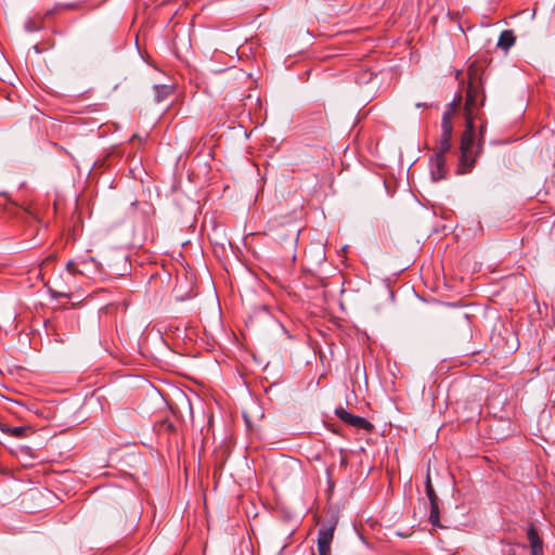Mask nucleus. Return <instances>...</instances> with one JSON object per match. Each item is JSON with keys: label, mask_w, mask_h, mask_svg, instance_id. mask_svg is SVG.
<instances>
[{"label": "nucleus", "mask_w": 555, "mask_h": 555, "mask_svg": "<svg viewBox=\"0 0 555 555\" xmlns=\"http://www.w3.org/2000/svg\"><path fill=\"white\" fill-rule=\"evenodd\" d=\"M482 93L481 81L476 77L469 78L466 101L464 105V118L466 121L465 130L461 137L460 159L456 169L457 175H465L475 167V156L472 147L475 144V118H478V108L483 105L485 96Z\"/></svg>", "instance_id": "1"}, {"label": "nucleus", "mask_w": 555, "mask_h": 555, "mask_svg": "<svg viewBox=\"0 0 555 555\" xmlns=\"http://www.w3.org/2000/svg\"><path fill=\"white\" fill-rule=\"evenodd\" d=\"M462 104V95L455 96V99L448 105L446 112L442 115L441 120V134L436 141V152L448 153L451 149V139L453 133L452 118L459 111Z\"/></svg>", "instance_id": "2"}, {"label": "nucleus", "mask_w": 555, "mask_h": 555, "mask_svg": "<svg viewBox=\"0 0 555 555\" xmlns=\"http://www.w3.org/2000/svg\"><path fill=\"white\" fill-rule=\"evenodd\" d=\"M66 270L72 275H82L94 278L101 273L102 266L94 258H80L78 260H69L66 263Z\"/></svg>", "instance_id": "3"}, {"label": "nucleus", "mask_w": 555, "mask_h": 555, "mask_svg": "<svg viewBox=\"0 0 555 555\" xmlns=\"http://www.w3.org/2000/svg\"><path fill=\"white\" fill-rule=\"evenodd\" d=\"M337 521V516L333 515L332 518L320 528L318 533L319 555H331V543L334 538V531L336 529Z\"/></svg>", "instance_id": "4"}, {"label": "nucleus", "mask_w": 555, "mask_h": 555, "mask_svg": "<svg viewBox=\"0 0 555 555\" xmlns=\"http://www.w3.org/2000/svg\"><path fill=\"white\" fill-rule=\"evenodd\" d=\"M334 300L335 295L328 289V283L323 279H314V306L326 311Z\"/></svg>", "instance_id": "5"}, {"label": "nucleus", "mask_w": 555, "mask_h": 555, "mask_svg": "<svg viewBox=\"0 0 555 555\" xmlns=\"http://www.w3.org/2000/svg\"><path fill=\"white\" fill-rule=\"evenodd\" d=\"M446 154L435 151L429 159L430 177L434 182L441 181L448 177Z\"/></svg>", "instance_id": "6"}, {"label": "nucleus", "mask_w": 555, "mask_h": 555, "mask_svg": "<svg viewBox=\"0 0 555 555\" xmlns=\"http://www.w3.org/2000/svg\"><path fill=\"white\" fill-rule=\"evenodd\" d=\"M336 415L337 417L343 421L344 423L356 427L358 429H364L366 431H371L374 426L372 423H370L366 418L353 415L352 413L348 412L344 408L336 409Z\"/></svg>", "instance_id": "7"}, {"label": "nucleus", "mask_w": 555, "mask_h": 555, "mask_svg": "<svg viewBox=\"0 0 555 555\" xmlns=\"http://www.w3.org/2000/svg\"><path fill=\"white\" fill-rule=\"evenodd\" d=\"M425 492H426V496L430 504V513H429L428 520L434 527L441 528L442 526L439 522V520H440V516H439L440 515V500L435 492V488H425Z\"/></svg>", "instance_id": "8"}, {"label": "nucleus", "mask_w": 555, "mask_h": 555, "mask_svg": "<svg viewBox=\"0 0 555 555\" xmlns=\"http://www.w3.org/2000/svg\"><path fill=\"white\" fill-rule=\"evenodd\" d=\"M527 538L530 543V555H543V542L533 525L528 528Z\"/></svg>", "instance_id": "9"}, {"label": "nucleus", "mask_w": 555, "mask_h": 555, "mask_svg": "<svg viewBox=\"0 0 555 555\" xmlns=\"http://www.w3.org/2000/svg\"><path fill=\"white\" fill-rule=\"evenodd\" d=\"M516 42V36L512 29L503 30L498 40V48L508 51Z\"/></svg>", "instance_id": "10"}, {"label": "nucleus", "mask_w": 555, "mask_h": 555, "mask_svg": "<svg viewBox=\"0 0 555 555\" xmlns=\"http://www.w3.org/2000/svg\"><path fill=\"white\" fill-rule=\"evenodd\" d=\"M154 101L160 103L167 100L173 92V88L169 85H155L154 88Z\"/></svg>", "instance_id": "11"}, {"label": "nucleus", "mask_w": 555, "mask_h": 555, "mask_svg": "<svg viewBox=\"0 0 555 555\" xmlns=\"http://www.w3.org/2000/svg\"><path fill=\"white\" fill-rule=\"evenodd\" d=\"M0 428L3 433L14 438H25L30 431V428L25 426L12 427L9 425H2Z\"/></svg>", "instance_id": "12"}, {"label": "nucleus", "mask_w": 555, "mask_h": 555, "mask_svg": "<svg viewBox=\"0 0 555 555\" xmlns=\"http://www.w3.org/2000/svg\"><path fill=\"white\" fill-rule=\"evenodd\" d=\"M73 8H74V4H60V3H57L52 9L47 10L44 15H43V17H50V16H52L55 13H59V12H61L63 10H70Z\"/></svg>", "instance_id": "13"}, {"label": "nucleus", "mask_w": 555, "mask_h": 555, "mask_svg": "<svg viewBox=\"0 0 555 555\" xmlns=\"http://www.w3.org/2000/svg\"><path fill=\"white\" fill-rule=\"evenodd\" d=\"M485 130H486V124L482 122L480 126H479V142H478V146H477V150L475 151L474 150V146L472 147V152H473V155L475 156V159L477 158V155L478 153L480 152L481 150V142L483 140V133H485Z\"/></svg>", "instance_id": "14"}, {"label": "nucleus", "mask_w": 555, "mask_h": 555, "mask_svg": "<svg viewBox=\"0 0 555 555\" xmlns=\"http://www.w3.org/2000/svg\"><path fill=\"white\" fill-rule=\"evenodd\" d=\"M25 28H26L27 31L33 33V31H36V30L40 29L41 28V24L37 25L33 21H28L25 24Z\"/></svg>", "instance_id": "15"}, {"label": "nucleus", "mask_w": 555, "mask_h": 555, "mask_svg": "<svg viewBox=\"0 0 555 555\" xmlns=\"http://www.w3.org/2000/svg\"><path fill=\"white\" fill-rule=\"evenodd\" d=\"M55 260V255H50L46 259L42 260V266L48 264L49 262H52Z\"/></svg>", "instance_id": "16"}, {"label": "nucleus", "mask_w": 555, "mask_h": 555, "mask_svg": "<svg viewBox=\"0 0 555 555\" xmlns=\"http://www.w3.org/2000/svg\"><path fill=\"white\" fill-rule=\"evenodd\" d=\"M163 426L166 428V430L170 431V430H173L175 429V426L172 423H169V422H165L163 424Z\"/></svg>", "instance_id": "17"}, {"label": "nucleus", "mask_w": 555, "mask_h": 555, "mask_svg": "<svg viewBox=\"0 0 555 555\" xmlns=\"http://www.w3.org/2000/svg\"><path fill=\"white\" fill-rule=\"evenodd\" d=\"M426 486H427V487H430V486H431L429 476H427V479H426Z\"/></svg>", "instance_id": "18"}, {"label": "nucleus", "mask_w": 555, "mask_h": 555, "mask_svg": "<svg viewBox=\"0 0 555 555\" xmlns=\"http://www.w3.org/2000/svg\"><path fill=\"white\" fill-rule=\"evenodd\" d=\"M313 114H314V116H315L317 114H318V115H321V111H319V109H315V108H314Z\"/></svg>", "instance_id": "19"}, {"label": "nucleus", "mask_w": 555, "mask_h": 555, "mask_svg": "<svg viewBox=\"0 0 555 555\" xmlns=\"http://www.w3.org/2000/svg\"><path fill=\"white\" fill-rule=\"evenodd\" d=\"M416 106H417V107H426V104H421V103H418V104H416Z\"/></svg>", "instance_id": "20"}, {"label": "nucleus", "mask_w": 555, "mask_h": 555, "mask_svg": "<svg viewBox=\"0 0 555 555\" xmlns=\"http://www.w3.org/2000/svg\"><path fill=\"white\" fill-rule=\"evenodd\" d=\"M326 164H330L332 160L330 158L325 159Z\"/></svg>", "instance_id": "21"}, {"label": "nucleus", "mask_w": 555, "mask_h": 555, "mask_svg": "<svg viewBox=\"0 0 555 555\" xmlns=\"http://www.w3.org/2000/svg\"><path fill=\"white\" fill-rule=\"evenodd\" d=\"M511 555H516L515 553L511 554Z\"/></svg>", "instance_id": "22"}]
</instances>
